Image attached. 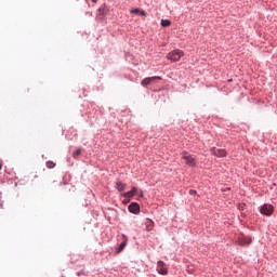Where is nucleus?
I'll use <instances>...</instances> for the list:
<instances>
[{
	"label": "nucleus",
	"mask_w": 277,
	"mask_h": 277,
	"mask_svg": "<svg viewBox=\"0 0 277 277\" xmlns=\"http://www.w3.org/2000/svg\"><path fill=\"white\" fill-rule=\"evenodd\" d=\"M185 55V53L182 50H173L168 53L167 60L171 61V63H176Z\"/></svg>",
	"instance_id": "nucleus-1"
},
{
	"label": "nucleus",
	"mask_w": 277,
	"mask_h": 277,
	"mask_svg": "<svg viewBox=\"0 0 277 277\" xmlns=\"http://www.w3.org/2000/svg\"><path fill=\"white\" fill-rule=\"evenodd\" d=\"M182 159L184 160V163H186V166L188 167L197 166V159L187 151L182 153Z\"/></svg>",
	"instance_id": "nucleus-2"
},
{
	"label": "nucleus",
	"mask_w": 277,
	"mask_h": 277,
	"mask_svg": "<svg viewBox=\"0 0 277 277\" xmlns=\"http://www.w3.org/2000/svg\"><path fill=\"white\" fill-rule=\"evenodd\" d=\"M159 80H162V78L159 77V76L144 78V80L141 81V85L147 87V85H150L153 83H156Z\"/></svg>",
	"instance_id": "nucleus-3"
},
{
	"label": "nucleus",
	"mask_w": 277,
	"mask_h": 277,
	"mask_svg": "<svg viewBox=\"0 0 277 277\" xmlns=\"http://www.w3.org/2000/svg\"><path fill=\"white\" fill-rule=\"evenodd\" d=\"M157 273H159V275L168 274V267L164 262H162V261L157 262Z\"/></svg>",
	"instance_id": "nucleus-4"
},
{
	"label": "nucleus",
	"mask_w": 277,
	"mask_h": 277,
	"mask_svg": "<svg viewBox=\"0 0 277 277\" xmlns=\"http://www.w3.org/2000/svg\"><path fill=\"white\" fill-rule=\"evenodd\" d=\"M274 210H275V208L272 205H264L261 208V213L266 215V216H269V215L273 214Z\"/></svg>",
	"instance_id": "nucleus-5"
},
{
	"label": "nucleus",
	"mask_w": 277,
	"mask_h": 277,
	"mask_svg": "<svg viewBox=\"0 0 277 277\" xmlns=\"http://www.w3.org/2000/svg\"><path fill=\"white\" fill-rule=\"evenodd\" d=\"M211 154L219 158H224L227 155L226 150L223 148H211Z\"/></svg>",
	"instance_id": "nucleus-6"
},
{
	"label": "nucleus",
	"mask_w": 277,
	"mask_h": 277,
	"mask_svg": "<svg viewBox=\"0 0 277 277\" xmlns=\"http://www.w3.org/2000/svg\"><path fill=\"white\" fill-rule=\"evenodd\" d=\"M130 213L138 214L140 213V205L137 202H132L128 208Z\"/></svg>",
	"instance_id": "nucleus-7"
},
{
	"label": "nucleus",
	"mask_w": 277,
	"mask_h": 277,
	"mask_svg": "<svg viewBox=\"0 0 277 277\" xmlns=\"http://www.w3.org/2000/svg\"><path fill=\"white\" fill-rule=\"evenodd\" d=\"M121 238H123V241H121V243L117 248V253L118 254L124 250V248L127 247V243H128L127 235H124V234L121 235Z\"/></svg>",
	"instance_id": "nucleus-8"
},
{
	"label": "nucleus",
	"mask_w": 277,
	"mask_h": 277,
	"mask_svg": "<svg viewBox=\"0 0 277 277\" xmlns=\"http://www.w3.org/2000/svg\"><path fill=\"white\" fill-rule=\"evenodd\" d=\"M238 242L241 246H248L252 242V238L247 237V236H241V237L238 238Z\"/></svg>",
	"instance_id": "nucleus-9"
},
{
	"label": "nucleus",
	"mask_w": 277,
	"mask_h": 277,
	"mask_svg": "<svg viewBox=\"0 0 277 277\" xmlns=\"http://www.w3.org/2000/svg\"><path fill=\"white\" fill-rule=\"evenodd\" d=\"M155 227V223L150 219L145 220V230L151 232Z\"/></svg>",
	"instance_id": "nucleus-10"
},
{
	"label": "nucleus",
	"mask_w": 277,
	"mask_h": 277,
	"mask_svg": "<svg viewBox=\"0 0 277 277\" xmlns=\"http://www.w3.org/2000/svg\"><path fill=\"white\" fill-rule=\"evenodd\" d=\"M136 194V188L132 187L131 190H129L128 193L124 194V198L126 199H131L133 196H135Z\"/></svg>",
	"instance_id": "nucleus-11"
},
{
	"label": "nucleus",
	"mask_w": 277,
	"mask_h": 277,
	"mask_svg": "<svg viewBox=\"0 0 277 277\" xmlns=\"http://www.w3.org/2000/svg\"><path fill=\"white\" fill-rule=\"evenodd\" d=\"M124 187H127L126 184H123L122 182H117L116 183V188L118 192L122 193L124 190Z\"/></svg>",
	"instance_id": "nucleus-12"
},
{
	"label": "nucleus",
	"mask_w": 277,
	"mask_h": 277,
	"mask_svg": "<svg viewBox=\"0 0 277 277\" xmlns=\"http://www.w3.org/2000/svg\"><path fill=\"white\" fill-rule=\"evenodd\" d=\"M45 166L50 170L53 169V168H56V163L53 162V161H47Z\"/></svg>",
	"instance_id": "nucleus-13"
},
{
	"label": "nucleus",
	"mask_w": 277,
	"mask_h": 277,
	"mask_svg": "<svg viewBox=\"0 0 277 277\" xmlns=\"http://www.w3.org/2000/svg\"><path fill=\"white\" fill-rule=\"evenodd\" d=\"M160 24L162 25V27H170L171 22L169 19H162Z\"/></svg>",
	"instance_id": "nucleus-14"
},
{
	"label": "nucleus",
	"mask_w": 277,
	"mask_h": 277,
	"mask_svg": "<svg viewBox=\"0 0 277 277\" xmlns=\"http://www.w3.org/2000/svg\"><path fill=\"white\" fill-rule=\"evenodd\" d=\"M80 155H81V149H77L74 151V154H71V157L77 158V157H80Z\"/></svg>",
	"instance_id": "nucleus-15"
},
{
	"label": "nucleus",
	"mask_w": 277,
	"mask_h": 277,
	"mask_svg": "<svg viewBox=\"0 0 277 277\" xmlns=\"http://www.w3.org/2000/svg\"><path fill=\"white\" fill-rule=\"evenodd\" d=\"M141 11L138 9H132L130 13L132 14H138Z\"/></svg>",
	"instance_id": "nucleus-16"
},
{
	"label": "nucleus",
	"mask_w": 277,
	"mask_h": 277,
	"mask_svg": "<svg viewBox=\"0 0 277 277\" xmlns=\"http://www.w3.org/2000/svg\"><path fill=\"white\" fill-rule=\"evenodd\" d=\"M190 196L197 195V190H189Z\"/></svg>",
	"instance_id": "nucleus-17"
},
{
	"label": "nucleus",
	"mask_w": 277,
	"mask_h": 277,
	"mask_svg": "<svg viewBox=\"0 0 277 277\" xmlns=\"http://www.w3.org/2000/svg\"><path fill=\"white\" fill-rule=\"evenodd\" d=\"M137 14L146 16V11H140Z\"/></svg>",
	"instance_id": "nucleus-18"
},
{
	"label": "nucleus",
	"mask_w": 277,
	"mask_h": 277,
	"mask_svg": "<svg viewBox=\"0 0 277 277\" xmlns=\"http://www.w3.org/2000/svg\"><path fill=\"white\" fill-rule=\"evenodd\" d=\"M91 2L96 3V2H97V0H91Z\"/></svg>",
	"instance_id": "nucleus-19"
},
{
	"label": "nucleus",
	"mask_w": 277,
	"mask_h": 277,
	"mask_svg": "<svg viewBox=\"0 0 277 277\" xmlns=\"http://www.w3.org/2000/svg\"><path fill=\"white\" fill-rule=\"evenodd\" d=\"M2 170V162H0V171Z\"/></svg>",
	"instance_id": "nucleus-20"
}]
</instances>
